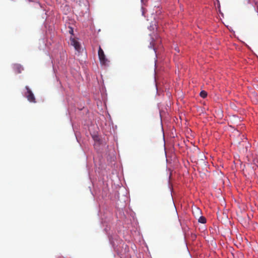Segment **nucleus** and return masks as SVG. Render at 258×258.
Returning a JSON list of instances; mask_svg holds the SVG:
<instances>
[{
    "mask_svg": "<svg viewBox=\"0 0 258 258\" xmlns=\"http://www.w3.org/2000/svg\"><path fill=\"white\" fill-rule=\"evenodd\" d=\"M25 89L27 90V92L25 93V96L27 98L28 100L30 102L36 103V101L35 97L30 89L27 86L25 87Z\"/></svg>",
    "mask_w": 258,
    "mask_h": 258,
    "instance_id": "nucleus-1",
    "label": "nucleus"
},
{
    "mask_svg": "<svg viewBox=\"0 0 258 258\" xmlns=\"http://www.w3.org/2000/svg\"><path fill=\"white\" fill-rule=\"evenodd\" d=\"M98 56L101 63L103 64H105L107 61V59L106 58L104 51L100 46H99V47Z\"/></svg>",
    "mask_w": 258,
    "mask_h": 258,
    "instance_id": "nucleus-2",
    "label": "nucleus"
},
{
    "mask_svg": "<svg viewBox=\"0 0 258 258\" xmlns=\"http://www.w3.org/2000/svg\"><path fill=\"white\" fill-rule=\"evenodd\" d=\"M70 41L71 45L75 47L76 50L79 51L81 49L79 43L74 38H71Z\"/></svg>",
    "mask_w": 258,
    "mask_h": 258,
    "instance_id": "nucleus-3",
    "label": "nucleus"
},
{
    "mask_svg": "<svg viewBox=\"0 0 258 258\" xmlns=\"http://www.w3.org/2000/svg\"><path fill=\"white\" fill-rule=\"evenodd\" d=\"M13 68L16 73H21L22 71L23 70L22 67L19 64H15L14 65Z\"/></svg>",
    "mask_w": 258,
    "mask_h": 258,
    "instance_id": "nucleus-4",
    "label": "nucleus"
},
{
    "mask_svg": "<svg viewBox=\"0 0 258 258\" xmlns=\"http://www.w3.org/2000/svg\"><path fill=\"white\" fill-rule=\"evenodd\" d=\"M199 222L201 223H203V224H205L206 223V219L205 217L204 216H201L199 220H198Z\"/></svg>",
    "mask_w": 258,
    "mask_h": 258,
    "instance_id": "nucleus-5",
    "label": "nucleus"
},
{
    "mask_svg": "<svg viewBox=\"0 0 258 258\" xmlns=\"http://www.w3.org/2000/svg\"><path fill=\"white\" fill-rule=\"evenodd\" d=\"M200 96L203 98H205L207 97V93L205 91H202L201 92H200Z\"/></svg>",
    "mask_w": 258,
    "mask_h": 258,
    "instance_id": "nucleus-6",
    "label": "nucleus"
},
{
    "mask_svg": "<svg viewBox=\"0 0 258 258\" xmlns=\"http://www.w3.org/2000/svg\"><path fill=\"white\" fill-rule=\"evenodd\" d=\"M155 42L153 41H152V42L150 43L151 47H152L153 48V49L155 51L156 47H155Z\"/></svg>",
    "mask_w": 258,
    "mask_h": 258,
    "instance_id": "nucleus-7",
    "label": "nucleus"
},
{
    "mask_svg": "<svg viewBox=\"0 0 258 258\" xmlns=\"http://www.w3.org/2000/svg\"><path fill=\"white\" fill-rule=\"evenodd\" d=\"M160 41H160V39H157L156 40V43L160 42Z\"/></svg>",
    "mask_w": 258,
    "mask_h": 258,
    "instance_id": "nucleus-8",
    "label": "nucleus"
},
{
    "mask_svg": "<svg viewBox=\"0 0 258 258\" xmlns=\"http://www.w3.org/2000/svg\"><path fill=\"white\" fill-rule=\"evenodd\" d=\"M71 30L70 31V33H71V34H72V33H73V29H72L71 28Z\"/></svg>",
    "mask_w": 258,
    "mask_h": 258,
    "instance_id": "nucleus-9",
    "label": "nucleus"
}]
</instances>
